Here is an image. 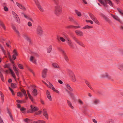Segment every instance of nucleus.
<instances>
[{"label": "nucleus", "instance_id": "21", "mask_svg": "<svg viewBox=\"0 0 123 123\" xmlns=\"http://www.w3.org/2000/svg\"><path fill=\"white\" fill-rule=\"evenodd\" d=\"M62 55L63 56L64 58V59L65 60L66 62H68L69 61V59L68 57L66 55V53H65L63 54Z\"/></svg>", "mask_w": 123, "mask_h": 123}, {"label": "nucleus", "instance_id": "9", "mask_svg": "<svg viewBox=\"0 0 123 123\" xmlns=\"http://www.w3.org/2000/svg\"><path fill=\"white\" fill-rule=\"evenodd\" d=\"M23 37H24L25 39L30 44H32V42L31 41V39L30 38L28 37L25 34L23 35Z\"/></svg>", "mask_w": 123, "mask_h": 123}, {"label": "nucleus", "instance_id": "51", "mask_svg": "<svg viewBox=\"0 0 123 123\" xmlns=\"http://www.w3.org/2000/svg\"><path fill=\"white\" fill-rule=\"evenodd\" d=\"M18 55H12V58H13V60H15L16 59V56H18Z\"/></svg>", "mask_w": 123, "mask_h": 123}, {"label": "nucleus", "instance_id": "59", "mask_svg": "<svg viewBox=\"0 0 123 123\" xmlns=\"http://www.w3.org/2000/svg\"><path fill=\"white\" fill-rule=\"evenodd\" d=\"M13 69L14 71H15H15H16L18 70L15 67V66L14 64L13 65Z\"/></svg>", "mask_w": 123, "mask_h": 123}, {"label": "nucleus", "instance_id": "44", "mask_svg": "<svg viewBox=\"0 0 123 123\" xmlns=\"http://www.w3.org/2000/svg\"><path fill=\"white\" fill-rule=\"evenodd\" d=\"M21 91L24 94L25 96L26 95V92L25 90L24 89H23L21 90Z\"/></svg>", "mask_w": 123, "mask_h": 123}, {"label": "nucleus", "instance_id": "4", "mask_svg": "<svg viewBox=\"0 0 123 123\" xmlns=\"http://www.w3.org/2000/svg\"><path fill=\"white\" fill-rule=\"evenodd\" d=\"M30 107L31 109L28 110L27 111V112L28 113H32L33 112L35 111L38 110V109L36 106H34L33 107L32 105H31Z\"/></svg>", "mask_w": 123, "mask_h": 123}, {"label": "nucleus", "instance_id": "40", "mask_svg": "<svg viewBox=\"0 0 123 123\" xmlns=\"http://www.w3.org/2000/svg\"><path fill=\"white\" fill-rule=\"evenodd\" d=\"M39 10L42 12L44 11V10L40 5H38L37 6Z\"/></svg>", "mask_w": 123, "mask_h": 123}, {"label": "nucleus", "instance_id": "49", "mask_svg": "<svg viewBox=\"0 0 123 123\" xmlns=\"http://www.w3.org/2000/svg\"><path fill=\"white\" fill-rule=\"evenodd\" d=\"M48 83H49V88H51L52 90V88L54 87L53 85L50 82H48Z\"/></svg>", "mask_w": 123, "mask_h": 123}, {"label": "nucleus", "instance_id": "34", "mask_svg": "<svg viewBox=\"0 0 123 123\" xmlns=\"http://www.w3.org/2000/svg\"><path fill=\"white\" fill-rule=\"evenodd\" d=\"M52 46L50 45L49 46V48L48 49L47 53H50L52 49Z\"/></svg>", "mask_w": 123, "mask_h": 123}, {"label": "nucleus", "instance_id": "24", "mask_svg": "<svg viewBox=\"0 0 123 123\" xmlns=\"http://www.w3.org/2000/svg\"><path fill=\"white\" fill-rule=\"evenodd\" d=\"M111 15L114 19L119 21H120V20L117 16L111 14Z\"/></svg>", "mask_w": 123, "mask_h": 123}, {"label": "nucleus", "instance_id": "35", "mask_svg": "<svg viewBox=\"0 0 123 123\" xmlns=\"http://www.w3.org/2000/svg\"><path fill=\"white\" fill-rule=\"evenodd\" d=\"M95 23L97 24H98L99 23L97 19L96 18L94 17L92 19Z\"/></svg>", "mask_w": 123, "mask_h": 123}, {"label": "nucleus", "instance_id": "20", "mask_svg": "<svg viewBox=\"0 0 123 123\" xmlns=\"http://www.w3.org/2000/svg\"><path fill=\"white\" fill-rule=\"evenodd\" d=\"M30 61L32 62L33 63H35L36 64L37 63L36 62V60L34 59V57L31 56L30 57Z\"/></svg>", "mask_w": 123, "mask_h": 123}, {"label": "nucleus", "instance_id": "32", "mask_svg": "<svg viewBox=\"0 0 123 123\" xmlns=\"http://www.w3.org/2000/svg\"><path fill=\"white\" fill-rule=\"evenodd\" d=\"M55 5L57 4L60 3L61 0H53Z\"/></svg>", "mask_w": 123, "mask_h": 123}, {"label": "nucleus", "instance_id": "22", "mask_svg": "<svg viewBox=\"0 0 123 123\" xmlns=\"http://www.w3.org/2000/svg\"><path fill=\"white\" fill-rule=\"evenodd\" d=\"M102 77L103 78L106 77L109 79H110L111 78V76L109 75L107 73H105V74L102 75Z\"/></svg>", "mask_w": 123, "mask_h": 123}, {"label": "nucleus", "instance_id": "57", "mask_svg": "<svg viewBox=\"0 0 123 123\" xmlns=\"http://www.w3.org/2000/svg\"><path fill=\"white\" fill-rule=\"evenodd\" d=\"M29 97L30 99L31 100V101L34 103L33 98L32 96L31 95L30 96H29Z\"/></svg>", "mask_w": 123, "mask_h": 123}, {"label": "nucleus", "instance_id": "17", "mask_svg": "<svg viewBox=\"0 0 123 123\" xmlns=\"http://www.w3.org/2000/svg\"><path fill=\"white\" fill-rule=\"evenodd\" d=\"M80 26L79 25L78 26H74L73 25H71L69 26H67V28H74L75 29L78 28H80Z\"/></svg>", "mask_w": 123, "mask_h": 123}, {"label": "nucleus", "instance_id": "30", "mask_svg": "<svg viewBox=\"0 0 123 123\" xmlns=\"http://www.w3.org/2000/svg\"><path fill=\"white\" fill-rule=\"evenodd\" d=\"M0 25L4 29V30H6L5 26L3 22L0 20Z\"/></svg>", "mask_w": 123, "mask_h": 123}, {"label": "nucleus", "instance_id": "3", "mask_svg": "<svg viewBox=\"0 0 123 123\" xmlns=\"http://www.w3.org/2000/svg\"><path fill=\"white\" fill-rule=\"evenodd\" d=\"M70 77H71L72 80L74 82L75 81L76 79L75 78V76L73 72L71 70H69L68 72Z\"/></svg>", "mask_w": 123, "mask_h": 123}, {"label": "nucleus", "instance_id": "54", "mask_svg": "<svg viewBox=\"0 0 123 123\" xmlns=\"http://www.w3.org/2000/svg\"><path fill=\"white\" fill-rule=\"evenodd\" d=\"M27 68L28 69V70L30 71V72H31L34 75L35 74L34 72H33V71L30 68H29V67H27Z\"/></svg>", "mask_w": 123, "mask_h": 123}, {"label": "nucleus", "instance_id": "23", "mask_svg": "<svg viewBox=\"0 0 123 123\" xmlns=\"http://www.w3.org/2000/svg\"><path fill=\"white\" fill-rule=\"evenodd\" d=\"M85 83L87 86L91 89L92 90H93V88L91 86V84H90L89 83L87 80H85Z\"/></svg>", "mask_w": 123, "mask_h": 123}, {"label": "nucleus", "instance_id": "36", "mask_svg": "<svg viewBox=\"0 0 123 123\" xmlns=\"http://www.w3.org/2000/svg\"><path fill=\"white\" fill-rule=\"evenodd\" d=\"M11 86L12 88H16L17 87L16 84L14 83H12L11 84Z\"/></svg>", "mask_w": 123, "mask_h": 123}, {"label": "nucleus", "instance_id": "12", "mask_svg": "<svg viewBox=\"0 0 123 123\" xmlns=\"http://www.w3.org/2000/svg\"><path fill=\"white\" fill-rule=\"evenodd\" d=\"M57 39L59 42H60V40L62 42H64L66 41L65 39H64L62 37H60L59 35H57Z\"/></svg>", "mask_w": 123, "mask_h": 123}, {"label": "nucleus", "instance_id": "31", "mask_svg": "<svg viewBox=\"0 0 123 123\" xmlns=\"http://www.w3.org/2000/svg\"><path fill=\"white\" fill-rule=\"evenodd\" d=\"M0 47L2 50L4 54L5 55H6V52L4 49L3 47L0 44Z\"/></svg>", "mask_w": 123, "mask_h": 123}, {"label": "nucleus", "instance_id": "39", "mask_svg": "<svg viewBox=\"0 0 123 123\" xmlns=\"http://www.w3.org/2000/svg\"><path fill=\"white\" fill-rule=\"evenodd\" d=\"M0 73H1V72L0 71ZM0 77L1 78V79L4 82V79L3 76L2 74L1 73H0Z\"/></svg>", "mask_w": 123, "mask_h": 123}, {"label": "nucleus", "instance_id": "63", "mask_svg": "<svg viewBox=\"0 0 123 123\" xmlns=\"http://www.w3.org/2000/svg\"><path fill=\"white\" fill-rule=\"evenodd\" d=\"M28 25L29 27L31 26L32 25V24L30 22H29L27 24Z\"/></svg>", "mask_w": 123, "mask_h": 123}, {"label": "nucleus", "instance_id": "46", "mask_svg": "<svg viewBox=\"0 0 123 123\" xmlns=\"http://www.w3.org/2000/svg\"><path fill=\"white\" fill-rule=\"evenodd\" d=\"M17 95L18 96L21 97L23 96V95L22 94L21 92H19L17 93Z\"/></svg>", "mask_w": 123, "mask_h": 123}, {"label": "nucleus", "instance_id": "52", "mask_svg": "<svg viewBox=\"0 0 123 123\" xmlns=\"http://www.w3.org/2000/svg\"><path fill=\"white\" fill-rule=\"evenodd\" d=\"M52 90H53L54 92H56L57 93L59 94V92L58 90H56L55 89L54 87L52 88Z\"/></svg>", "mask_w": 123, "mask_h": 123}, {"label": "nucleus", "instance_id": "42", "mask_svg": "<svg viewBox=\"0 0 123 123\" xmlns=\"http://www.w3.org/2000/svg\"><path fill=\"white\" fill-rule=\"evenodd\" d=\"M106 1H107L108 2L109 4L111 6H112L113 5L112 2L110 0H106Z\"/></svg>", "mask_w": 123, "mask_h": 123}, {"label": "nucleus", "instance_id": "60", "mask_svg": "<svg viewBox=\"0 0 123 123\" xmlns=\"http://www.w3.org/2000/svg\"><path fill=\"white\" fill-rule=\"evenodd\" d=\"M89 15L91 18V19L95 17L91 13H89Z\"/></svg>", "mask_w": 123, "mask_h": 123}, {"label": "nucleus", "instance_id": "15", "mask_svg": "<svg viewBox=\"0 0 123 123\" xmlns=\"http://www.w3.org/2000/svg\"><path fill=\"white\" fill-rule=\"evenodd\" d=\"M67 91L68 94H69L71 98H72L73 99H74L75 97L74 94L72 92H71L68 91V90H67Z\"/></svg>", "mask_w": 123, "mask_h": 123}, {"label": "nucleus", "instance_id": "27", "mask_svg": "<svg viewBox=\"0 0 123 123\" xmlns=\"http://www.w3.org/2000/svg\"><path fill=\"white\" fill-rule=\"evenodd\" d=\"M75 12L77 15L79 16L80 17L81 16V14L80 12L79 11L75 9Z\"/></svg>", "mask_w": 123, "mask_h": 123}, {"label": "nucleus", "instance_id": "43", "mask_svg": "<svg viewBox=\"0 0 123 123\" xmlns=\"http://www.w3.org/2000/svg\"><path fill=\"white\" fill-rule=\"evenodd\" d=\"M99 102V100L98 99H96L93 101V103L95 104L96 105Z\"/></svg>", "mask_w": 123, "mask_h": 123}, {"label": "nucleus", "instance_id": "10", "mask_svg": "<svg viewBox=\"0 0 123 123\" xmlns=\"http://www.w3.org/2000/svg\"><path fill=\"white\" fill-rule=\"evenodd\" d=\"M67 40V43L70 47L71 48L74 49L75 48L74 46L71 41V40L69 39H68Z\"/></svg>", "mask_w": 123, "mask_h": 123}, {"label": "nucleus", "instance_id": "2", "mask_svg": "<svg viewBox=\"0 0 123 123\" xmlns=\"http://www.w3.org/2000/svg\"><path fill=\"white\" fill-rule=\"evenodd\" d=\"M10 64H6L4 66L5 68H7L9 69V70L11 72V73L12 76L14 78L15 80H16V78L15 75V74L12 70L10 68Z\"/></svg>", "mask_w": 123, "mask_h": 123}, {"label": "nucleus", "instance_id": "8", "mask_svg": "<svg viewBox=\"0 0 123 123\" xmlns=\"http://www.w3.org/2000/svg\"><path fill=\"white\" fill-rule=\"evenodd\" d=\"M68 18L70 21L73 22L75 25H78V24L75 20V19L73 17L70 16Z\"/></svg>", "mask_w": 123, "mask_h": 123}, {"label": "nucleus", "instance_id": "26", "mask_svg": "<svg viewBox=\"0 0 123 123\" xmlns=\"http://www.w3.org/2000/svg\"><path fill=\"white\" fill-rule=\"evenodd\" d=\"M32 93L33 95L35 96H36L37 94V91L36 89H34L33 90Z\"/></svg>", "mask_w": 123, "mask_h": 123}, {"label": "nucleus", "instance_id": "45", "mask_svg": "<svg viewBox=\"0 0 123 123\" xmlns=\"http://www.w3.org/2000/svg\"><path fill=\"white\" fill-rule=\"evenodd\" d=\"M18 68L20 69H23L24 68L23 66L20 64H19L18 63Z\"/></svg>", "mask_w": 123, "mask_h": 123}, {"label": "nucleus", "instance_id": "61", "mask_svg": "<svg viewBox=\"0 0 123 123\" xmlns=\"http://www.w3.org/2000/svg\"><path fill=\"white\" fill-rule=\"evenodd\" d=\"M15 19L17 22L18 23V24L20 23V19H19V18H18H18H17Z\"/></svg>", "mask_w": 123, "mask_h": 123}, {"label": "nucleus", "instance_id": "29", "mask_svg": "<svg viewBox=\"0 0 123 123\" xmlns=\"http://www.w3.org/2000/svg\"><path fill=\"white\" fill-rule=\"evenodd\" d=\"M67 103L68 106L70 107L72 109H74V107L72 106V104L70 101L68 100H67Z\"/></svg>", "mask_w": 123, "mask_h": 123}, {"label": "nucleus", "instance_id": "5", "mask_svg": "<svg viewBox=\"0 0 123 123\" xmlns=\"http://www.w3.org/2000/svg\"><path fill=\"white\" fill-rule=\"evenodd\" d=\"M16 4L17 6L20 9L24 11L26 10V9L25 7L22 5L18 2L16 3Z\"/></svg>", "mask_w": 123, "mask_h": 123}, {"label": "nucleus", "instance_id": "13", "mask_svg": "<svg viewBox=\"0 0 123 123\" xmlns=\"http://www.w3.org/2000/svg\"><path fill=\"white\" fill-rule=\"evenodd\" d=\"M101 16L103 17L105 19V20L107 22H108L109 23H110L111 22V21L110 20H109L108 18H107V17H106L105 15L103 13H101L100 14Z\"/></svg>", "mask_w": 123, "mask_h": 123}, {"label": "nucleus", "instance_id": "62", "mask_svg": "<svg viewBox=\"0 0 123 123\" xmlns=\"http://www.w3.org/2000/svg\"><path fill=\"white\" fill-rule=\"evenodd\" d=\"M4 9L5 11L7 12L8 11V8L6 6H4Z\"/></svg>", "mask_w": 123, "mask_h": 123}, {"label": "nucleus", "instance_id": "18", "mask_svg": "<svg viewBox=\"0 0 123 123\" xmlns=\"http://www.w3.org/2000/svg\"><path fill=\"white\" fill-rule=\"evenodd\" d=\"M77 35L78 36H82L83 33L82 31H75Z\"/></svg>", "mask_w": 123, "mask_h": 123}, {"label": "nucleus", "instance_id": "58", "mask_svg": "<svg viewBox=\"0 0 123 123\" xmlns=\"http://www.w3.org/2000/svg\"><path fill=\"white\" fill-rule=\"evenodd\" d=\"M20 111H22V113H23L24 111L26 110V109L24 108H21L20 109Z\"/></svg>", "mask_w": 123, "mask_h": 123}, {"label": "nucleus", "instance_id": "7", "mask_svg": "<svg viewBox=\"0 0 123 123\" xmlns=\"http://www.w3.org/2000/svg\"><path fill=\"white\" fill-rule=\"evenodd\" d=\"M99 1L101 4L103 5L105 7L107 6V3L106 2V0H98Z\"/></svg>", "mask_w": 123, "mask_h": 123}, {"label": "nucleus", "instance_id": "14", "mask_svg": "<svg viewBox=\"0 0 123 123\" xmlns=\"http://www.w3.org/2000/svg\"><path fill=\"white\" fill-rule=\"evenodd\" d=\"M46 94L48 98L50 101H51L52 100V98L50 95V92L48 90H47L46 91Z\"/></svg>", "mask_w": 123, "mask_h": 123}, {"label": "nucleus", "instance_id": "25", "mask_svg": "<svg viewBox=\"0 0 123 123\" xmlns=\"http://www.w3.org/2000/svg\"><path fill=\"white\" fill-rule=\"evenodd\" d=\"M46 122L43 120H39L37 121H34L33 122V123H45Z\"/></svg>", "mask_w": 123, "mask_h": 123}, {"label": "nucleus", "instance_id": "33", "mask_svg": "<svg viewBox=\"0 0 123 123\" xmlns=\"http://www.w3.org/2000/svg\"><path fill=\"white\" fill-rule=\"evenodd\" d=\"M117 10L120 14L123 16V11L118 8H117Z\"/></svg>", "mask_w": 123, "mask_h": 123}, {"label": "nucleus", "instance_id": "28", "mask_svg": "<svg viewBox=\"0 0 123 123\" xmlns=\"http://www.w3.org/2000/svg\"><path fill=\"white\" fill-rule=\"evenodd\" d=\"M52 65L55 68H59V66L56 63H53L52 64Z\"/></svg>", "mask_w": 123, "mask_h": 123}, {"label": "nucleus", "instance_id": "48", "mask_svg": "<svg viewBox=\"0 0 123 123\" xmlns=\"http://www.w3.org/2000/svg\"><path fill=\"white\" fill-rule=\"evenodd\" d=\"M16 101L18 103H24L25 102V101L23 100H16Z\"/></svg>", "mask_w": 123, "mask_h": 123}, {"label": "nucleus", "instance_id": "56", "mask_svg": "<svg viewBox=\"0 0 123 123\" xmlns=\"http://www.w3.org/2000/svg\"><path fill=\"white\" fill-rule=\"evenodd\" d=\"M35 2L36 5L37 6L38 5H40L39 4V3L38 1L37 0H34Z\"/></svg>", "mask_w": 123, "mask_h": 123}, {"label": "nucleus", "instance_id": "55", "mask_svg": "<svg viewBox=\"0 0 123 123\" xmlns=\"http://www.w3.org/2000/svg\"><path fill=\"white\" fill-rule=\"evenodd\" d=\"M9 89L10 90V91H11L12 94L13 95H15V94L13 90L10 87H9Z\"/></svg>", "mask_w": 123, "mask_h": 123}, {"label": "nucleus", "instance_id": "53", "mask_svg": "<svg viewBox=\"0 0 123 123\" xmlns=\"http://www.w3.org/2000/svg\"><path fill=\"white\" fill-rule=\"evenodd\" d=\"M52 90H53L54 92H56L57 93L59 94V92L58 90H56L55 89L54 87L52 88Z\"/></svg>", "mask_w": 123, "mask_h": 123}, {"label": "nucleus", "instance_id": "47", "mask_svg": "<svg viewBox=\"0 0 123 123\" xmlns=\"http://www.w3.org/2000/svg\"><path fill=\"white\" fill-rule=\"evenodd\" d=\"M43 31H37V33L39 35L41 36L43 34Z\"/></svg>", "mask_w": 123, "mask_h": 123}, {"label": "nucleus", "instance_id": "19", "mask_svg": "<svg viewBox=\"0 0 123 123\" xmlns=\"http://www.w3.org/2000/svg\"><path fill=\"white\" fill-rule=\"evenodd\" d=\"M65 85L69 90L68 91H69L70 92H72L73 91V89L69 84L67 83L66 84H65Z\"/></svg>", "mask_w": 123, "mask_h": 123}, {"label": "nucleus", "instance_id": "11", "mask_svg": "<svg viewBox=\"0 0 123 123\" xmlns=\"http://www.w3.org/2000/svg\"><path fill=\"white\" fill-rule=\"evenodd\" d=\"M47 71V69L46 68L44 69L42 72V77L44 78L46 77V73Z\"/></svg>", "mask_w": 123, "mask_h": 123}, {"label": "nucleus", "instance_id": "1", "mask_svg": "<svg viewBox=\"0 0 123 123\" xmlns=\"http://www.w3.org/2000/svg\"><path fill=\"white\" fill-rule=\"evenodd\" d=\"M62 7L60 4H57L55 5V7L54 13L57 16H59L62 12Z\"/></svg>", "mask_w": 123, "mask_h": 123}, {"label": "nucleus", "instance_id": "6", "mask_svg": "<svg viewBox=\"0 0 123 123\" xmlns=\"http://www.w3.org/2000/svg\"><path fill=\"white\" fill-rule=\"evenodd\" d=\"M73 39L79 45L82 46L83 47H84V46L83 45V44L82 43L80 42L76 38V37H73Z\"/></svg>", "mask_w": 123, "mask_h": 123}, {"label": "nucleus", "instance_id": "41", "mask_svg": "<svg viewBox=\"0 0 123 123\" xmlns=\"http://www.w3.org/2000/svg\"><path fill=\"white\" fill-rule=\"evenodd\" d=\"M43 115L45 116V117L47 119H48V115L47 112L44 113V114H43Z\"/></svg>", "mask_w": 123, "mask_h": 123}, {"label": "nucleus", "instance_id": "16", "mask_svg": "<svg viewBox=\"0 0 123 123\" xmlns=\"http://www.w3.org/2000/svg\"><path fill=\"white\" fill-rule=\"evenodd\" d=\"M7 112L9 114V116L10 117V118L12 121H14V120L12 116V115L11 112L9 111L8 109L7 108Z\"/></svg>", "mask_w": 123, "mask_h": 123}, {"label": "nucleus", "instance_id": "37", "mask_svg": "<svg viewBox=\"0 0 123 123\" xmlns=\"http://www.w3.org/2000/svg\"><path fill=\"white\" fill-rule=\"evenodd\" d=\"M92 26H91L88 25H86L84 27H83L82 28V29H89L91 28H92Z\"/></svg>", "mask_w": 123, "mask_h": 123}, {"label": "nucleus", "instance_id": "50", "mask_svg": "<svg viewBox=\"0 0 123 123\" xmlns=\"http://www.w3.org/2000/svg\"><path fill=\"white\" fill-rule=\"evenodd\" d=\"M58 49L59 50L61 51V52H62V54L65 53L64 51L61 48H58Z\"/></svg>", "mask_w": 123, "mask_h": 123}, {"label": "nucleus", "instance_id": "38", "mask_svg": "<svg viewBox=\"0 0 123 123\" xmlns=\"http://www.w3.org/2000/svg\"><path fill=\"white\" fill-rule=\"evenodd\" d=\"M43 30L40 26H38L37 29V31H42Z\"/></svg>", "mask_w": 123, "mask_h": 123}, {"label": "nucleus", "instance_id": "64", "mask_svg": "<svg viewBox=\"0 0 123 123\" xmlns=\"http://www.w3.org/2000/svg\"><path fill=\"white\" fill-rule=\"evenodd\" d=\"M114 121V120L112 119H110L109 120V123H113Z\"/></svg>", "mask_w": 123, "mask_h": 123}]
</instances>
